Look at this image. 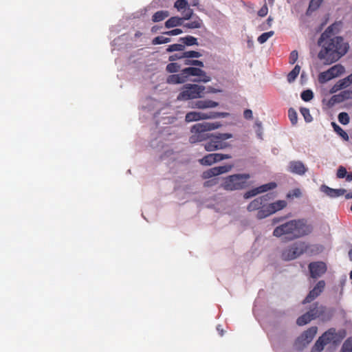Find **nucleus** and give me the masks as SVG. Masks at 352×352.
<instances>
[{
	"instance_id": "1",
	"label": "nucleus",
	"mask_w": 352,
	"mask_h": 352,
	"mask_svg": "<svg viewBox=\"0 0 352 352\" xmlns=\"http://www.w3.org/2000/svg\"><path fill=\"white\" fill-rule=\"evenodd\" d=\"M340 23H334L321 34L318 45L321 47L318 58L325 65L338 61L349 50V44L341 36H333L338 32Z\"/></svg>"
},
{
	"instance_id": "2",
	"label": "nucleus",
	"mask_w": 352,
	"mask_h": 352,
	"mask_svg": "<svg viewBox=\"0 0 352 352\" xmlns=\"http://www.w3.org/2000/svg\"><path fill=\"white\" fill-rule=\"evenodd\" d=\"M313 230V226L306 219H296L276 227L273 236L278 238L285 236L287 240L293 241L310 234Z\"/></svg>"
},
{
	"instance_id": "3",
	"label": "nucleus",
	"mask_w": 352,
	"mask_h": 352,
	"mask_svg": "<svg viewBox=\"0 0 352 352\" xmlns=\"http://www.w3.org/2000/svg\"><path fill=\"white\" fill-rule=\"evenodd\" d=\"M221 126V124L219 122L197 123L190 128L191 135L189 137V142L195 144L205 141L210 138V134L206 132L217 129Z\"/></svg>"
},
{
	"instance_id": "4",
	"label": "nucleus",
	"mask_w": 352,
	"mask_h": 352,
	"mask_svg": "<svg viewBox=\"0 0 352 352\" xmlns=\"http://www.w3.org/2000/svg\"><path fill=\"white\" fill-rule=\"evenodd\" d=\"M250 175L248 173L234 174L223 179L221 187L227 191L239 190L245 188Z\"/></svg>"
},
{
	"instance_id": "5",
	"label": "nucleus",
	"mask_w": 352,
	"mask_h": 352,
	"mask_svg": "<svg viewBox=\"0 0 352 352\" xmlns=\"http://www.w3.org/2000/svg\"><path fill=\"white\" fill-rule=\"evenodd\" d=\"M232 137V134L230 133H210V140L204 144V148L206 151L210 152L228 148L230 144L226 140Z\"/></svg>"
},
{
	"instance_id": "6",
	"label": "nucleus",
	"mask_w": 352,
	"mask_h": 352,
	"mask_svg": "<svg viewBox=\"0 0 352 352\" xmlns=\"http://www.w3.org/2000/svg\"><path fill=\"white\" fill-rule=\"evenodd\" d=\"M309 248L308 244L304 241L295 242L283 250L281 258L286 261L294 260L308 252Z\"/></svg>"
},
{
	"instance_id": "7",
	"label": "nucleus",
	"mask_w": 352,
	"mask_h": 352,
	"mask_svg": "<svg viewBox=\"0 0 352 352\" xmlns=\"http://www.w3.org/2000/svg\"><path fill=\"white\" fill-rule=\"evenodd\" d=\"M205 87L196 84H186L177 97L179 101H186L202 97Z\"/></svg>"
},
{
	"instance_id": "8",
	"label": "nucleus",
	"mask_w": 352,
	"mask_h": 352,
	"mask_svg": "<svg viewBox=\"0 0 352 352\" xmlns=\"http://www.w3.org/2000/svg\"><path fill=\"white\" fill-rule=\"evenodd\" d=\"M335 335L336 329L334 328H331L325 331L317 340L311 349V352H321L323 350L324 346L333 339Z\"/></svg>"
},
{
	"instance_id": "9",
	"label": "nucleus",
	"mask_w": 352,
	"mask_h": 352,
	"mask_svg": "<svg viewBox=\"0 0 352 352\" xmlns=\"http://www.w3.org/2000/svg\"><path fill=\"white\" fill-rule=\"evenodd\" d=\"M309 315L313 319L320 318L322 321L330 320L332 316V314L328 312L327 308L318 302L314 303L307 311Z\"/></svg>"
},
{
	"instance_id": "10",
	"label": "nucleus",
	"mask_w": 352,
	"mask_h": 352,
	"mask_svg": "<svg viewBox=\"0 0 352 352\" xmlns=\"http://www.w3.org/2000/svg\"><path fill=\"white\" fill-rule=\"evenodd\" d=\"M223 113L218 112L203 113L190 111L186 114L185 121L186 122H195L207 119H214L221 117Z\"/></svg>"
},
{
	"instance_id": "11",
	"label": "nucleus",
	"mask_w": 352,
	"mask_h": 352,
	"mask_svg": "<svg viewBox=\"0 0 352 352\" xmlns=\"http://www.w3.org/2000/svg\"><path fill=\"white\" fill-rule=\"evenodd\" d=\"M268 200V195H263L258 197L252 200L248 206L247 210L249 212L257 211L256 217L258 219H263L265 217H259L260 211L265 210L266 206V202Z\"/></svg>"
},
{
	"instance_id": "12",
	"label": "nucleus",
	"mask_w": 352,
	"mask_h": 352,
	"mask_svg": "<svg viewBox=\"0 0 352 352\" xmlns=\"http://www.w3.org/2000/svg\"><path fill=\"white\" fill-rule=\"evenodd\" d=\"M287 205V201L285 200H278L272 204H266L265 210L260 211L259 217L267 218L276 212L284 209Z\"/></svg>"
},
{
	"instance_id": "13",
	"label": "nucleus",
	"mask_w": 352,
	"mask_h": 352,
	"mask_svg": "<svg viewBox=\"0 0 352 352\" xmlns=\"http://www.w3.org/2000/svg\"><path fill=\"white\" fill-rule=\"evenodd\" d=\"M233 164H228L225 166H216L211 168L206 171H204L202 174L203 179H210L213 177L218 176L219 175L226 173L232 170L233 168Z\"/></svg>"
},
{
	"instance_id": "14",
	"label": "nucleus",
	"mask_w": 352,
	"mask_h": 352,
	"mask_svg": "<svg viewBox=\"0 0 352 352\" xmlns=\"http://www.w3.org/2000/svg\"><path fill=\"white\" fill-rule=\"evenodd\" d=\"M310 276L313 278H318L326 273L327 267L322 261L311 262L309 264Z\"/></svg>"
},
{
	"instance_id": "15",
	"label": "nucleus",
	"mask_w": 352,
	"mask_h": 352,
	"mask_svg": "<svg viewBox=\"0 0 352 352\" xmlns=\"http://www.w3.org/2000/svg\"><path fill=\"white\" fill-rule=\"evenodd\" d=\"M182 72L186 80L188 76H192L200 77V79L197 80L198 82L202 81L204 82H207L210 80V78L208 76L206 72L200 68L190 67L183 69Z\"/></svg>"
},
{
	"instance_id": "16",
	"label": "nucleus",
	"mask_w": 352,
	"mask_h": 352,
	"mask_svg": "<svg viewBox=\"0 0 352 352\" xmlns=\"http://www.w3.org/2000/svg\"><path fill=\"white\" fill-rule=\"evenodd\" d=\"M325 287L324 280H319L316 286L311 289L305 298L302 300V303L305 305L311 302L312 300L316 299L320 294L323 292Z\"/></svg>"
},
{
	"instance_id": "17",
	"label": "nucleus",
	"mask_w": 352,
	"mask_h": 352,
	"mask_svg": "<svg viewBox=\"0 0 352 352\" xmlns=\"http://www.w3.org/2000/svg\"><path fill=\"white\" fill-rule=\"evenodd\" d=\"M288 170L292 173L302 175L307 171V168L301 161H291L289 163Z\"/></svg>"
},
{
	"instance_id": "18",
	"label": "nucleus",
	"mask_w": 352,
	"mask_h": 352,
	"mask_svg": "<svg viewBox=\"0 0 352 352\" xmlns=\"http://www.w3.org/2000/svg\"><path fill=\"white\" fill-rule=\"evenodd\" d=\"M322 191L326 193L328 196L330 197H338L340 196L344 195L346 190L343 188L340 189H333L331 188H329L327 186H322Z\"/></svg>"
},
{
	"instance_id": "19",
	"label": "nucleus",
	"mask_w": 352,
	"mask_h": 352,
	"mask_svg": "<svg viewBox=\"0 0 352 352\" xmlns=\"http://www.w3.org/2000/svg\"><path fill=\"white\" fill-rule=\"evenodd\" d=\"M317 331L318 328L316 327H311L302 334L300 338L305 343L309 344L315 337L317 333Z\"/></svg>"
},
{
	"instance_id": "20",
	"label": "nucleus",
	"mask_w": 352,
	"mask_h": 352,
	"mask_svg": "<svg viewBox=\"0 0 352 352\" xmlns=\"http://www.w3.org/2000/svg\"><path fill=\"white\" fill-rule=\"evenodd\" d=\"M219 105V103L210 100H198L195 103V106L193 107L197 109H207V108H213L216 107Z\"/></svg>"
},
{
	"instance_id": "21",
	"label": "nucleus",
	"mask_w": 352,
	"mask_h": 352,
	"mask_svg": "<svg viewBox=\"0 0 352 352\" xmlns=\"http://www.w3.org/2000/svg\"><path fill=\"white\" fill-rule=\"evenodd\" d=\"M184 24L182 17L172 16L165 22V27L168 29L180 26Z\"/></svg>"
},
{
	"instance_id": "22",
	"label": "nucleus",
	"mask_w": 352,
	"mask_h": 352,
	"mask_svg": "<svg viewBox=\"0 0 352 352\" xmlns=\"http://www.w3.org/2000/svg\"><path fill=\"white\" fill-rule=\"evenodd\" d=\"M186 81L182 70L180 74H172L167 78V82L169 84H180Z\"/></svg>"
},
{
	"instance_id": "23",
	"label": "nucleus",
	"mask_w": 352,
	"mask_h": 352,
	"mask_svg": "<svg viewBox=\"0 0 352 352\" xmlns=\"http://www.w3.org/2000/svg\"><path fill=\"white\" fill-rule=\"evenodd\" d=\"M169 16V12L167 10H160L156 12L152 16V21L154 23L160 22Z\"/></svg>"
},
{
	"instance_id": "24",
	"label": "nucleus",
	"mask_w": 352,
	"mask_h": 352,
	"mask_svg": "<svg viewBox=\"0 0 352 352\" xmlns=\"http://www.w3.org/2000/svg\"><path fill=\"white\" fill-rule=\"evenodd\" d=\"M179 41H181L182 44L184 45V46H192L195 45H198L197 38L192 36H186L185 37H181L179 38Z\"/></svg>"
},
{
	"instance_id": "25",
	"label": "nucleus",
	"mask_w": 352,
	"mask_h": 352,
	"mask_svg": "<svg viewBox=\"0 0 352 352\" xmlns=\"http://www.w3.org/2000/svg\"><path fill=\"white\" fill-rule=\"evenodd\" d=\"M201 24H202L201 19L199 16H196L195 19L193 21L186 23L183 25H184V27L188 28V29H197V28H200L201 26Z\"/></svg>"
},
{
	"instance_id": "26",
	"label": "nucleus",
	"mask_w": 352,
	"mask_h": 352,
	"mask_svg": "<svg viewBox=\"0 0 352 352\" xmlns=\"http://www.w3.org/2000/svg\"><path fill=\"white\" fill-rule=\"evenodd\" d=\"M351 85L348 82V80H346V77L340 80L332 88L331 92H336L338 90H341L343 89H345L346 87H350Z\"/></svg>"
},
{
	"instance_id": "27",
	"label": "nucleus",
	"mask_w": 352,
	"mask_h": 352,
	"mask_svg": "<svg viewBox=\"0 0 352 352\" xmlns=\"http://www.w3.org/2000/svg\"><path fill=\"white\" fill-rule=\"evenodd\" d=\"M313 318L309 315V314L307 311L303 315L300 316L296 320V324L298 326H303L309 323L310 321L313 320Z\"/></svg>"
},
{
	"instance_id": "28",
	"label": "nucleus",
	"mask_w": 352,
	"mask_h": 352,
	"mask_svg": "<svg viewBox=\"0 0 352 352\" xmlns=\"http://www.w3.org/2000/svg\"><path fill=\"white\" fill-rule=\"evenodd\" d=\"M332 76H333V78L339 76L342 74L344 72V67L341 65H336L331 67L328 69Z\"/></svg>"
},
{
	"instance_id": "29",
	"label": "nucleus",
	"mask_w": 352,
	"mask_h": 352,
	"mask_svg": "<svg viewBox=\"0 0 352 352\" xmlns=\"http://www.w3.org/2000/svg\"><path fill=\"white\" fill-rule=\"evenodd\" d=\"M300 71V67L296 65L294 69L288 74L287 79L289 82H294L298 76Z\"/></svg>"
},
{
	"instance_id": "30",
	"label": "nucleus",
	"mask_w": 352,
	"mask_h": 352,
	"mask_svg": "<svg viewBox=\"0 0 352 352\" xmlns=\"http://www.w3.org/2000/svg\"><path fill=\"white\" fill-rule=\"evenodd\" d=\"M276 186L277 185L275 182H270L268 184H265L257 187L256 189L258 190V193L260 194L267 192L270 190L274 189Z\"/></svg>"
},
{
	"instance_id": "31",
	"label": "nucleus",
	"mask_w": 352,
	"mask_h": 352,
	"mask_svg": "<svg viewBox=\"0 0 352 352\" xmlns=\"http://www.w3.org/2000/svg\"><path fill=\"white\" fill-rule=\"evenodd\" d=\"M333 78V76L331 75L329 70L321 72L318 76V80L320 83H324Z\"/></svg>"
},
{
	"instance_id": "32",
	"label": "nucleus",
	"mask_w": 352,
	"mask_h": 352,
	"mask_svg": "<svg viewBox=\"0 0 352 352\" xmlns=\"http://www.w3.org/2000/svg\"><path fill=\"white\" fill-rule=\"evenodd\" d=\"M331 125L334 129V131L343 139L347 140L349 139L348 134L336 122H331Z\"/></svg>"
},
{
	"instance_id": "33",
	"label": "nucleus",
	"mask_w": 352,
	"mask_h": 352,
	"mask_svg": "<svg viewBox=\"0 0 352 352\" xmlns=\"http://www.w3.org/2000/svg\"><path fill=\"white\" fill-rule=\"evenodd\" d=\"M199 163L204 166H210L214 164L212 154H208L199 160Z\"/></svg>"
},
{
	"instance_id": "34",
	"label": "nucleus",
	"mask_w": 352,
	"mask_h": 352,
	"mask_svg": "<svg viewBox=\"0 0 352 352\" xmlns=\"http://www.w3.org/2000/svg\"><path fill=\"white\" fill-rule=\"evenodd\" d=\"M171 39L169 37H164L163 36H158L154 38L152 41L153 45H160L164 43H168L170 42Z\"/></svg>"
},
{
	"instance_id": "35",
	"label": "nucleus",
	"mask_w": 352,
	"mask_h": 352,
	"mask_svg": "<svg viewBox=\"0 0 352 352\" xmlns=\"http://www.w3.org/2000/svg\"><path fill=\"white\" fill-rule=\"evenodd\" d=\"M274 34V31L264 32L258 37L257 41L259 43L263 44V43H265Z\"/></svg>"
},
{
	"instance_id": "36",
	"label": "nucleus",
	"mask_w": 352,
	"mask_h": 352,
	"mask_svg": "<svg viewBox=\"0 0 352 352\" xmlns=\"http://www.w3.org/2000/svg\"><path fill=\"white\" fill-rule=\"evenodd\" d=\"M341 352H352V338H349L344 341Z\"/></svg>"
},
{
	"instance_id": "37",
	"label": "nucleus",
	"mask_w": 352,
	"mask_h": 352,
	"mask_svg": "<svg viewBox=\"0 0 352 352\" xmlns=\"http://www.w3.org/2000/svg\"><path fill=\"white\" fill-rule=\"evenodd\" d=\"M300 111L306 122H311L312 121L313 118L310 114L309 109L306 107H302L300 108Z\"/></svg>"
},
{
	"instance_id": "38",
	"label": "nucleus",
	"mask_w": 352,
	"mask_h": 352,
	"mask_svg": "<svg viewBox=\"0 0 352 352\" xmlns=\"http://www.w3.org/2000/svg\"><path fill=\"white\" fill-rule=\"evenodd\" d=\"M288 117L292 125L296 124L298 116L296 111L293 108H290L288 110Z\"/></svg>"
},
{
	"instance_id": "39",
	"label": "nucleus",
	"mask_w": 352,
	"mask_h": 352,
	"mask_svg": "<svg viewBox=\"0 0 352 352\" xmlns=\"http://www.w3.org/2000/svg\"><path fill=\"white\" fill-rule=\"evenodd\" d=\"M300 97L305 102H309L314 98V93L310 89H307L301 93Z\"/></svg>"
},
{
	"instance_id": "40",
	"label": "nucleus",
	"mask_w": 352,
	"mask_h": 352,
	"mask_svg": "<svg viewBox=\"0 0 352 352\" xmlns=\"http://www.w3.org/2000/svg\"><path fill=\"white\" fill-rule=\"evenodd\" d=\"M188 6L187 0H177L174 3V7L177 9L178 11L184 10Z\"/></svg>"
},
{
	"instance_id": "41",
	"label": "nucleus",
	"mask_w": 352,
	"mask_h": 352,
	"mask_svg": "<svg viewBox=\"0 0 352 352\" xmlns=\"http://www.w3.org/2000/svg\"><path fill=\"white\" fill-rule=\"evenodd\" d=\"M185 49L184 45L175 43L173 45H168L166 49L168 52H176V51H183Z\"/></svg>"
},
{
	"instance_id": "42",
	"label": "nucleus",
	"mask_w": 352,
	"mask_h": 352,
	"mask_svg": "<svg viewBox=\"0 0 352 352\" xmlns=\"http://www.w3.org/2000/svg\"><path fill=\"white\" fill-rule=\"evenodd\" d=\"M166 69L169 73H175L180 69V65L177 63H170L166 65Z\"/></svg>"
},
{
	"instance_id": "43",
	"label": "nucleus",
	"mask_w": 352,
	"mask_h": 352,
	"mask_svg": "<svg viewBox=\"0 0 352 352\" xmlns=\"http://www.w3.org/2000/svg\"><path fill=\"white\" fill-rule=\"evenodd\" d=\"M308 245L309 246V248L308 249V252H307L306 253H309V254H316L321 252L322 250V247L321 245H310L309 244H308Z\"/></svg>"
},
{
	"instance_id": "44",
	"label": "nucleus",
	"mask_w": 352,
	"mask_h": 352,
	"mask_svg": "<svg viewBox=\"0 0 352 352\" xmlns=\"http://www.w3.org/2000/svg\"><path fill=\"white\" fill-rule=\"evenodd\" d=\"M338 120L341 124H342L344 125L349 124V116L348 113L346 112L340 113L338 115Z\"/></svg>"
},
{
	"instance_id": "45",
	"label": "nucleus",
	"mask_w": 352,
	"mask_h": 352,
	"mask_svg": "<svg viewBox=\"0 0 352 352\" xmlns=\"http://www.w3.org/2000/svg\"><path fill=\"white\" fill-rule=\"evenodd\" d=\"M182 15L183 16L182 19H183V21L188 20L193 16V10L189 6H188L183 10Z\"/></svg>"
},
{
	"instance_id": "46",
	"label": "nucleus",
	"mask_w": 352,
	"mask_h": 352,
	"mask_svg": "<svg viewBox=\"0 0 352 352\" xmlns=\"http://www.w3.org/2000/svg\"><path fill=\"white\" fill-rule=\"evenodd\" d=\"M201 54L196 51H187L183 52L184 58H199Z\"/></svg>"
},
{
	"instance_id": "47",
	"label": "nucleus",
	"mask_w": 352,
	"mask_h": 352,
	"mask_svg": "<svg viewBox=\"0 0 352 352\" xmlns=\"http://www.w3.org/2000/svg\"><path fill=\"white\" fill-rule=\"evenodd\" d=\"M323 0H311L309 6V9L316 10L318 9Z\"/></svg>"
},
{
	"instance_id": "48",
	"label": "nucleus",
	"mask_w": 352,
	"mask_h": 352,
	"mask_svg": "<svg viewBox=\"0 0 352 352\" xmlns=\"http://www.w3.org/2000/svg\"><path fill=\"white\" fill-rule=\"evenodd\" d=\"M344 100H349L352 98V86L346 90H344L340 92Z\"/></svg>"
},
{
	"instance_id": "49",
	"label": "nucleus",
	"mask_w": 352,
	"mask_h": 352,
	"mask_svg": "<svg viewBox=\"0 0 352 352\" xmlns=\"http://www.w3.org/2000/svg\"><path fill=\"white\" fill-rule=\"evenodd\" d=\"M218 183H219V178H212V179L206 181L204 183V186L209 188V187H212V186H214L218 184Z\"/></svg>"
},
{
	"instance_id": "50",
	"label": "nucleus",
	"mask_w": 352,
	"mask_h": 352,
	"mask_svg": "<svg viewBox=\"0 0 352 352\" xmlns=\"http://www.w3.org/2000/svg\"><path fill=\"white\" fill-rule=\"evenodd\" d=\"M298 54L296 50H293L289 57V63L292 65L294 64L298 60Z\"/></svg>"
},
{
	"instance_id": "51",
	"label": "nucleus",
	"mask_w": 352,
	"mask_h": 352,
	"mask_svg": "<svg viewBox=\"0 0 352 352\" xmlns=\"http://www.w3.org/2000/svg\"><path fill=\"white\" fill-rule=\"evenodd\" d=\"M346 169L344 166H340L337 170V177L340 179L344 178L346 175Z\"/></svg>"
},
{
	"instance_id": "52",
	"label": "nucleus",
	"mask_w": 352,
	"mask_h": 352,
	"mask_svg": "<svg viewBox=\"0 0 352 352\" xmlns=\"http://www.w3.org/2000/svg\"><path fill=\"white\" fill-rule=\"evenodd\" d=\"M258 193V190L256 189V188H254V189H252L249 191H247L244 195H243V197L245 199H249L250 197H254L256 195H257Z\"/></svg>"
},
{
	"instance_id": "53",
	"label": "nucleus",
	"mask_w": 352,
	"mask_h": 352,
	"mask_svg": "<svg viewBox=\"0 0 352 352\" xmlns=\"http://www.w3.org/2000/svg\"><path fill=\"white\" fill-rule=\"evenodd\" d=\"M258 193V190L256 189V188H254V189H252L249 191H247L244 195H243V197L245 199H249L250 197H254L256 195H257Z\"/></svg>"
},
{
	"instance_id": "54",
	"label": "nucleus",
	"mask_w": 352,
	"mask_h": 352,
	"mask_svg": "<svg viewBox=\"0 0 352 352\" xmlns=\"http://www.w3.org/2000/svg\"><path fill=\"white\" fill-rule=\"evenodd\" d=\"M301 195V191L299 188H295L287 194V197H299Z\"/></svg>"
},
{
	"instance_id": "55",
	"label": "nucleus",
	"mask_w": 352,
	"mask_h": 352,
	"mask_svg": "<svg viewBox=\"0 0 352 352\" xmlns=\"http://www.w3.org/2000/svg\"><path fill=\"white\" fill-rule=\"evenodd\" d=\"M183 32L182 30L176 28L170 31H167L164 32V34L168 35V36H175L179 35Z\"/></svg>"
},
{
	"instance_id": "56",
	"label": "nucleus",
	"mask_w": 352,
	"mask_h": 352,
	"mask_svg": "<svg viewBox=\"0 0 352 352\" xmlns=\"http://www.w3.org/2000/svg\"><path fill=\"white\" fill-rule=\"evenodd\" d=\"M331 100L334 103H340V102H342L344 101V100L341 93H340L339 94L333 96L331 97Z\"/></svg>"
},
{
	"instance_id": "57",
	"label": "nucleus",
	"mask_w": 352,
	"mask_h": 352,
	"mask_svg": "<svg viewBox=\"0 0 352 352\" xmlns=\"http://www.w3.org/2000/svg\"><path fill=\"white\" fill-rule=\"evenodd\" d=\"M287 217L286 216H281L278 217H274L272 220V225L274 226L278 223L284 221Z\"/></svg>"
},
{
	"instance_id": "58",
	"label": "nucleus",
	"mask_w": 352,
	"mask_h": 352,
	"mask_svg": "<svg viewBox=\"0 0 352 352\" xmlns=\"http://www.w3.org/2000/svg\"><path fill=\"white\" fill-rule=\"evenodd\" d=\"M267 11H268V9H267V6H263L260 10L258 12V14L260 16H265L267 15Z\"/></svg>"
},
{
	"instance_id": "59",
	"label": "nucleus",
	"mask_w": 352,
	"mask_h": 352,
	"mask_svg": "<svg viewBox=\"0 0 352 352\" xmlns=\"http://www.w3.org/2000/svg\"><path fill=\"white\" fill-rule=\"evenodd\" d=\"M243 116L247 120H251L253 118L252 111L250 109H245L243 112Z\"/></svg>"
},
{
	"instance_id": "60",
	"label": "nucleus",
	"mask_w": 352,
	"mask_h": 352,
	"mask_svg": "<svg viewBox=\"0 0 352 352\" xmlns=\"http://www.w3.org/2000/svg\"><path fill=\"white\" fill-rule=\"evenodd\" d=\"M183 54L182 55H178V54H173V55H171L169 56L168 58V60L170 61H174V60H176L177 59H181V58H183Z\"/></svg>"
},
{
	"instance_id": "61",
	"label": "nucleus",
	"mask_w": 352,
	"mask_h": 352,
	"mask_svg": "<svg viewBox=\"0 0 352 352\" xmlns=\"http://www.w3.org/2000/svg\"><path fill=\"white\" fill-rule=\"evenodd\" d=\"M214 163L221 162L220 153H212Z\"/></svg>"
},
{
	"instance_id": "62",
	"label": "nucleus",
	"mask_w": 352,
	"mask_h": 352,
	"mask_svg": "<svg viewBox=\"0 0 352 352\" xmlns=\"http://www.w3.org/2000/svg\"><path fill=\"white\" fill-rule=\"evenodd\" d=\"M192 65L195 66H199L201 67H204V63L199 60H192Z\"/></svg>"
},
{
	"instance_id": "63",
	"label": "nucleus",
	"mask_w": 352,
	"mask_h": 352,
	"mask_svg": "<svg viewBox=\"0 0 352 352\" xmlns=\"http://www.w3.org/2000/svg\"><path fill=\"white\" fill-rule=\"evenodd\" d=\"M220 155H221V160H227V159H230L232 157V156L230 155H228V154H222V153H220Z\"/></svg>"
},
{
	"instance_id": "64",
	"label": "nucleus",
	"mask_w": 352,
	"mask_h": 352,
	"mask_svg": "<svg viewBox=\"0 0 352 352\" xmlns=\"http://www.w3.org/2000/svg\"><path fill=\"white\" fill-rule=\"evenodd\" d=\"M347 182L352 181V173H346V175L345 176Z\"/></svg>"
}]
</instances>
